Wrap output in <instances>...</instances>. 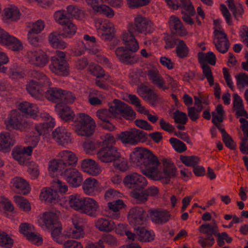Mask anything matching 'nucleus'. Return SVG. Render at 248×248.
<instances>
[{"instance_id":"obj_1","label":"nucleus","mask_w":248,"mask_h":248,"mask_svg":"<svg viewBox=\"0 0 248 248\" xmlns=\"http://www.w3.org/2000/svg\"><path fill=\"white\" fill-rule=\"evenodd\" d=\"M130 160L134 165L138 166L146 176L154 179L160 180L164 184H168L171 178L161 177L157 179L160 162L158 157L151 151L142 147H136L130 154Z\"/></svg>"},{"instance_id":"obj_2","label":"nucleus","mask_w":248,"mask_h":248,"mask_svg":"<svg viewBox=\"0 0 248 248\" xmlns=\"http://www.w3.org/2000/svg\"><path fill=\"white\" fill-rule=\"evenodd\" d=\"M154 30V24L151 20L145 16L138 15L134 19V22H130L127 25V32L123 33L124 39L126 42L132 43L131 50L136 51L139 49V43L134 34L147 35Z\"/></svg>"},{"instance_id":"obj_3","label":"nucleus","mask_w":248,"mask_h":248,"mask_svg":"<svg viewBox=\"0 0 248 248\" xmlns=\"http://www.w3.org/2000/svg\"><path fill=\"white\" fill-rule=\"evenodd\" d=\"M75 131L80 136L89 137L92 136L96 127L95 121L89 115L84 113L77 114Z\"/></svg>"},{"instance_id":"obj_4","label":"nucleus","mask_w":248,"mask_h":248,"mask_svg":"<svg viewBox=\"0 0 248 248\" xmlns=\"http://www.w3.org/2000/svg\"><path fill=\"white\" fill-rule=\"evenodd\" d=\"M117 137L124 144L136 145L139 143L145 142L148 139V135L141 130L133 128L121 132L117 135Z\"/></svg>"},{"instance_id":"obj_5","label":"nucleus","mask_w":248,"mask_h":248,"mask_svg":"<svg viewBox=\"0 0 248 248\" xmlns=\"http://www.w3.org/2000/svg\"><path fill=\"white\" fill-rule=\"evenodd\" d=\"M122 38L124 41V45L126 48L124 47H119L115 50V54L119 61L124 64L133 65L137 63L140 61L139 56L137 55L134 54V53L137 52L139 49L136 51L131 50L132 45L131 42L127 43L124 39L123 34H122Z\"/></svg>"},{"instance_id":"obj_6","label":"nucleus","mask_w":248,"mask_h":248,"mask_svg":"<svg viewBox=\"0 0 248 248\" xmlns=\"http://www.w3.org/2000/svg\"><path fill=\"white\" fill-rule=\"evenodd\" d=\"M96 116L99 120L98 124L100 127L108 131H113L116 127L112 123V120L116 118V112L115 111L113 104L110 106L108 109L103 108L98 110Z\"/></svg>"},{"instance_id":"obj_7","label":"nucleus","mask_w":248,"mask_h":248,"mask_svg":"<svg viewBox=\"0 0 248 248\" xmlns=\"http://www.w3.org/2000/svg\"><path fill=\"white\" fill-rule=\"evenodd\" d=\"M147 75L149 79L155 86L164 91L169 89L170 86L174 87L176 84V81L171 76H169L167 78L168 84L167 85L166 81L155 67L148 70Z\"/></svg>"},{"instance_id":"obj_8","label":"nucleus","mask_w":248,"mask_h":248,"mask_svg":"<svg viewBox=\"0 0 248 248\" xmlns=\"http://www.w3.org/2000/svg\"><path fill=\"white\" fill-rule=\"evenodd\" d=\"M125 186L134 190H141L147 185L146 178L137 172L127 174L123 180Z\"/></svg>"},{"instance_id":"obj_9","label":"nucleus","mask_w":248,"mask_h":248,"mask_svg":"<svg viewBox=\"0 0 248 248\" xmlns=\"http://www.w3.org/2000/svg\"><path fill=\"white\" fill-rule=\"evenodd\" d=\"M98 158L102 162L109 163L121 158L118 148L112 145L102 146L97 153Z\"/></svg>"},{"instance_id":"obj_10","label":"nucleus","mask_w":248,"mask_h":248,"mask_svg":"<svg viewBox=\"0 0 248 248\" xmlns=\"http://www.w3.org/2000/svg\"><path fill=\"white\" fill-rule=\"evenodd\" d=\"M4 123L8 129L12 128L24 130L29 125L27 122L22 120V116L17 110H12L10 112Z\"/></svg>"},{"instance_id":"obj_11","label":"nucleus","mask_w":248,"mask_h":248,"mask_svg":"<svg viewBox=\"0 0 248 248\" xmlns=\"http://www.w3.org/2000/svg\"><path fill=\"white\" fill-rule=\"evenodd\" d=\"M26 57L30 63L38 67H45L49 61L48 55L41 49L29 50Z\"/></svg>"},{"instance_id":"obj_12","label":"nucleus","mask_w":248,"mask_h":248,"mask_svg":"<svg viewBox=\"0 0 248 248\" xmlns=\"http://www.w3.org/2000/svg\"><path fill=\"white\" fill-rule=\"evenodd\" d=\"M0 44L6 46L13 51H19L22 49L21 42L16 37L10 35L0 28Z\"/></svg>"},{"instance_id":"obj_13","label":"nucleus","mask_w":248,"mask_h":248,"mask_svg":"<svg viewBox=\"0 0 248 248\" xmlns=\"http://www.w3.org/2000/svg\"><path fill=\"white\" fill-rule=\"evenodd\" d=\"M113 104L116 114V118L120 115L128 120H133L136 117V112L132 108L126 103L115 99L113 101Z\"/></svg>"},{"instance_id":"obj_14","label":"nucleus","mask_w":248,"mask_h":248,"mask_svg":"<svg viewBox=\"0 0 248 248\" xmlns=\"http://www.w3.org/2000/svg\"><path fill=\"white\" fill-rule=\"evenodd\" d=\"M49 67L52 73L60 76H66L69 74L70 66L66 60L51 57Z\"/></svg>"},{"instance_id":"obj_15","label":"nucleus","mask_w":248,"mask_h":248,"mask_svg":"<svg viewBox=\"0 0 248 248\" xmlns=\"http://www.w3.org/2000/svg\"><path fill=\"white\" fill-rule=\"evenodd\" d=\"M147 217L146 212L142 207L136 206L129 210L128 219L131 225H142L146 222Z\"/></svg>"},{"instance_id":"obj_16","label":"nucleus","mask_w":248,"mask_h":248,"mask_svg":"<svg viewBox=\"0 0 248 248\" xmlns=\"http://www.w3.org/2000/svg\"><path fill=\"white\" fill-rule=\"evenodd\" d=\"M66 182L72 187L80 186L83 181L81 173L76 169L67 168L62 175Z\"/></svg>"},{"instance_id":"obj_17","label":"nucleus","mask_w":248,"mask_h":248,"mask_svg":"<svg viewBox=\"0 0 248 248\" xmlns=\"http://www.w3.org/2000/svg\"><path fill=\"white\" fill-rule=\"evenodd\" d=\"M100 211L99 203L94 199L85 197L81 213L85 214L89 217H96Z\"/></svg>"},{"instance_id":"obj_18","label":"nucleus","mask_w":248,"mask_h":248,"mask_svg":"<svg viewBox=\"0 0 248 248\" xmlns=\"http://www.w3.org/2000/svg\"><path fill=\"white\" fill-rule=\"evenodd\" d=\"M86 220L77 216L72 218V223L74 226L73 229L70 230L68 236L74 239L83 238L85 235L83 229L84 224Z\"/></svg>"},{"instance_id":"obj_19","label":"nucleus","mask_w":248,"mask_h":248,"mask_svg":"<svg viewBox=\"0 0 248 248\" xmlns=\"http://www.w3.org/2000/svg\"><path fill=\"white\" fill-rule=\"evenodd\" d=\"M100 29L102 31L101 38L105 41H111L115 36V29L112 23L108 20L99 19Z\"/></svg>"},{"instance_id":"obj_20","label":"nucleus","mask_w":248,"mask_h":248,"mask_svg":"<svg viewBox=\"0 0 248 248\" xmlns=\"http://www.w3.org/2000/svg\"><path fill=\"white\" fill-rule=\"evenodd\" d=\"M52 138L59 145H64L71 142V133L63 127H59L52 132Z\"/></svg>"},{"instance_id":"obj_21","label":"nucleus","mask_w":248,"mask_h":248,"mask_svg":"<svg viewBox=\"0 0 248 248\" xmlns=\"http://www.w3.org/2000/svg\"><path fill=\"white\" fill-rule=\"evenodd\" d=\"M126 207L124 202L122 200L118 199L107 203L108 212V216L113 219H118L120 217V211Z\"/></svg>"},{"instance_id":"obj_22","label":"nucleus","mask_w":248,"mask_h":248,"mask_svg":"<svg viewBox=\"0 0 248 248\" xmlns=\"http://www.w3.org/2000/svg\"><path fill=\"white\" fill-rule=\"evenodd\" d=\"M40 198L46 204L53 205L59 202L60 197L57 189L46 188L42 190Z\"/></svg>"},{"instance_id":"obj_23","label":"nucleus","mask_w":248,"mask_h":248,"mask_svg":"<svg viewBox=\"0 0 248 248\" xmlns=\"http://www.w3.org/2000/svg\"><path fill=\"white\" fill-rule=\"evenodd\" d=\"M168 23L173 34L182 36L187 33L186 30L178 17L173 15L170 16Z\"/></svg>"},{"instance_id":"obj_24","label":"nucleus","mask_w":248,"mask_h":248,"mask_svg":"<svg viewBox=\"0 0 248 248\" xmlns=\"http://www.w3.org/2000/svg\"><path fill=\"white\" fill-rule=\"evenodd\" d=\"M81 166L84 171L93 176H97L101 171L98 164L92 159L86 158L82 160Z\"/></svg>"},{"instance_id":"obj_25","label":"nucleus","mask_w":248,"mask_h":248,"mask_svg":"<svg viewBox=\"0 0 248 248\" xmlns=\"http://www.w3.org/2000/svg\"><path fill=\"white\" fill-rule=\"evenodd\" d=\"M150 213L152 221L155 224H164L170 219V213L165 210H152Z\"/></svg>"},{"instance_id":"obj_26","label":"nucleus","mask_w":248,"mask_h":248,"mask_svg":"<svg viewBox=\"0 0 248 248\" xmlns=\"http://www.w3.org/2000/svg\"><path fill=\"white\" fill-rule=\"evenodd\" d=\"M41 117L46 119L47 121L35 125V129L37 132L38 134L37 136L39 137L41 135L44 134L46 130L53 128L55 124L54 119L49 114L47 113H42Z\"/></svg>"},{"instance_id":"obj_27","label":"nucleus","mask_w":248,"mask_h":248,"mask_svg":"<svg viewBox=\"0 0 248 248\" xmlns=\"http://www.w3.org/2000/svg\"><path fill=\"white\" fill-rule=\"evenodd\" d=\"M162 173L167 178H173L178 174L177 169L170 158H164L162 160Z\"/></svg>"},{"instance_id":"obj_28","label":"nucleus","mask_w":248,"mask_h":248,"mask_svg":"<svg viewBox=\"0 0 248 248\" xmlns=\"http://www.w3.org/2000/svg\"><path fill=\"white\" fill-rule=\"evenodd\" d=\"M13 187L17 192L24 195L30 192L31 187L28 182L20 177H15L11 180Z\"/></svg>"},{"instance_id":"obj_29","label":"nucleus","mask_w":248,"mask_h":248,"mask_svg":"<svg viewBox=\"0 0 248 248\" xmlns=\"http://www.w3.org/2000/svg\"><path fill=\"white\" fill-rule=\"evenodd\" d=\"M63 92L64 90L59 88H49L46 92L45 96L49 101L56 103V105H60L62 104Z\"/></svg>"},{"instance_id":"obj_30","label":"nucleus","mask_w":248,"mask_h":248,"mask_svg":"<svg viewBox=\"0 0 248 248\" xmlns=\"http://www.w3.org/2000/svg\"><path fill=\"white\" fill-rule=\"evenodd\" d=\"M99 186L98 181L93 177L87 178L82 184V189L84 192L89 196L94 195Z\"/></svg>"},{"instance_id":"obj_31","label":"nucleus","mask_w":248,"mask_h":248,"mask_svg":"<svg viewBox=\"0 0 248 248\" xmlns=\"http://www.w3.org/2000/svg\"><path fill=\"white\" fill-rule=\"evenodd\" d=\"M95 227L101 232H109L115 228V224L111 220L103 217L98 218L94 222Z\"/></svg>"},{"instance_id":"obj_32","label":"nucleus","mask_w":248,"mask_h":248,"mask_svg":"<svg viewBox=\"0 0 248 248\" xmlns=\"http://www.w3.org/2000/svg\"><path fill=\"white\" fill-rule=\"evenodd\" d=\"M230 46L227 35L224 30L218 27V51L221 53H226Z\"/></svg>"},{"instance_id":"obj_33","label":"nucleus","mask_w":248,"mask_h":248,"mask_svg":"<svg viewBox=\"0 0 248 248\" xmlns=\"http://www.w3.org/2000/svg\"><path fill=\"white\" fill-rule=\"evenodd\" d=\"M55 108L60 117L65 122L73 120L75 113L70 107L61 104L56 105Z\"/></svg>"},{"instance_id":"obj_34","label":"nucleus","mask_w":248,"mask_h":248,"mask_svg":"<svg viewBox=\"0 0 248 248\" xmlns=\"http://www.w3.org/2000/svg\"><path fill=\"white\" fill-rule=\"evenodd\" d=\"M15 143V140L10 133L3 132L0 133V151H5L9 149Z\"/></svg>"},{"instance_id":"obj_35","label":"nucleus","mask_w":248,"mask_h":248,"mask_svg":"<svg viewBox=\"0 0 248 248\" xmlns=\"http://www.w3.org/2000/svg\"><path fill=\"white\" fill-rule=\"evenodd\" d=\"M134 229L140 241L149 242L154 240L155 235L153 231H148L141 226L137 227Z\"/></svg>"},{"instance_id":"obj_36","label":"nucleus","mask_w":248,"mask_h":248,"mask_svg":"<svg viewBox=\"0 0 248 248\" xmlns=\"http://www.w3.org/2000/svg\"><path fill=\"white\" fill-rule=\"evenodd\" d=\"M48 170L49 173L53 174L55 173H58L62 175L63 172L66 170L65 164L62 159L52 160L49 162Z\"/></svg>"},{"instance_id":"obj_37","label":"nucleus","mask_w":248,"mask_h":248,"mask_svg":"<svg viewBox=\"0 0 248 248\" xmlns=\"http://www.w3.org/2000/svg\"><path fill=\"white\" fill-rule=\"evenodd\" d=\"M222 126L221 124H218V130L221 132L222 140L225 146L231 150H236L237 147L236 142Z\"/></svg>"},{"instance_id":"obj_38","label":"nucleus","mask_w":248,"mask_h":248,"mask_svg":"<svg viewBox=\"0 0 248 248\" xmlns=\"http://www.w3.org/2000/svg\"><path fill=\"white\" fill-rule=\"evenodd\" d=\"M85 198H81L78 194H72L68 197L69 206L76 211L81 213L83 207Z\"/></svg>"},{"instance_id":"obj_39","label":"nucleus","mask_w":248,"mask_h":248,"mask_svg":"<svg viewBox=\"0 0 248 248\" xmlns=\"http://www.w3.org/2000/svg\"><path fill=\"white\" fill-rule=\"evenodd\" d=\"M138 92L141 97L148 100L152 105L156 103L158 95L150 88L147 86L142 87L139 90Z\"/></svg>"},{"instance_id":"obj_40","label":"nucleus","mask_w":248,"mask_h":248,"mask_svg":"<svg viewBox=\"0 0 248 248\" xmlns=\"http://www.w3.org/2000/svg\"><path fill=\"white\" fill-rule=\"evenodd\" d=\"M19 109L23 113L35 118L38 113V108L35 104L28 102H23L19 105Z\"/></svg>"},{"instance_id":"obj_41","label":"nucleus","mask_w":248,"mask_h":248,"mask_svg":"<svg viewBox=\"0 0 248 248\" xmlns=\"http://www.w3.org/2000/svg\"><path fill=\"white\" fill-rule=\"evenodd\" d=\"M198 59L200 65L209 64L215 65L216 63V55L211 51L207 53L198 52Z\"/></svg>"},{"instance_id":"obj_42","label":"nucleus","mask_w":248,"mask_h":248,"mask_svg":"<svg viewBox=\"0 0 248 248\" xmlns=\"http://www.w3.org/2000/svg\"><path fill=\"white\" fill-rule=\"evenodd\" d=\"M61 34L62 33L53 31L49 35L48 40L53 47L60 49H64L66 47V43L60 39Z\"/></svg>"},{"instance_id":"obj_43","label":"nucleus","mask_w":248,"mask_h":248,"mask_svg":"<svg viewBox=\"0 0 248 248\" xmlns=\"http://www.w3.org/2000/svg\"><path fill=\"white\" fill-rule=\"evenodd\" d=\"M61 159L65 164L66 168H71L70 166L76 165L78 161L76 155L69 151H63L59 153Z\"/></svg>"},{"instance_id":"obj_44","label":"nucleus","mask_w":248,"mask_h":248,"mask_svg":"<svg viewBox=\"0 0 248 248\" xmlns=\"http://www.w3.org/2000/svg\"><path fill=\"white\" fill-rule=\"evenodd\" d=\"M60 212L56 211L55 212H46L43 215V219L46 227H50L52 225H56L60 223L59 216Z\"/></svg>"},{"instance_id":"obj_45","label":"nucleus","mask_w":248,"mask_h":248,"mask_svg":"<svg viewBox=\"0 0 248 248\" xmlns=\"http://www.w3.org/2000/svg\"><path fill=\"white\" fill-rule=\"evenodd\" d=\"M62 26L63 27L61 34L62 38H71L76 34L77 28L71 20L65 22Z\"/></svg>"},{"instance_id":"obj_46","label":"nucleus","mask_w":248,"mask_h":248,"mask_svg":"<svg viewBox=\"0 0 248 248\" xmlns=\"http://www.w3.org/2000/svg\"><path fill=\"white\" fill-rule=\"evenodd\" d=\"M199 232L206 234L207 237L217 236V225L215 222L213 224L206 223L202 224L199 228Z\"/></svg>"},{"instance_id":"obj_47","label":"nucleus","mask_w":248,"mask_h":248,"mask_svg":"<svg viewBox=\"0 0 248 248\" xmlns=\"http://www.w3.org/2000/svg\"><path fill=\"white\" fill-rule=\"evenodd\" d=\"M38 85L39 83L34 80H30L26 85V90L28 93L35 98H39L42 94Z\"/></svg>"},{"instance_id":"obj_48","label":"nucleus","mask_w":248,"mask_h":248,"mask_svg":"<svg viewBox=\"0 0 248 248\" xmlns=\"http://www.w3.org/2000/svg\"><path fill=\"white\" fill-rule=\"evenodd\" d=\"M5 17L11 21H16L20 16V13L19 9L15 6H11L6 8L4 10Z\"/></svg>"},{"instance_id":"obj_49","label":"nucleus","mask_w":248,"mask_h":248,"mask_svg":"<svg viewBox=\"0 0 248 248\" xmlns=\"http://www.w3.org/2000/svg\"><path fill=\"white\" fill-rule=\"evenodd\" d=\"M48 229L51 231V235L53 238L59 244H62L63 241L62 239V235L61 234L62 227L61 224L59 223L56 225H52L50 227H47Z\"/></svg>"},{"instance_id":"obj_50","label":"nucleus","mask_w":248,"mask_h":248,"mask_svg":"<svg viewBox=\"0 0 248 248\" xmlns=\"http://www.w3.org/2000/svg\"><path fill=\"white\" fill-rule=\"evenodd\" d=\"M189 51V49L185 42L182 40L180 41L175 49L177 56L181 59L185 58L188 56Z\"/></svg>"},{"instance_id":"obj_51","label":"nucleus","mask_w":248,"mask_h":248,"mask_svg":"<svg viewBox=\"0 0 248 248\" xmlns=\"http://www.w3.org/2000/svg\"><path fill=\"white\" fill-rule=\"evenodd\" d=\"M180 161L187 167H193V168L199 163L200 158L196 155L186 156L181 155L180 156Z\"/></svg>"},{"instance_id":"obj_52","label":"nucleus","mask_w":248,"mask_h":248,"mask_svg":"<svg viewBox=\"0 0 248 248\" xmlns=\"http://www.w3.org/2000/svg\"><path fill=\"white\" fill-rule=\"evenodd\" d=\"M45 26L44 21L41 19H39L35 22H31L29 24L28 27L30 28L29 32L37 34L44 30Z\"/></svg>"},{"instance_id":"obj_53","label":"nucleus","mask_w":248,"mask_h":248,"mask_svg":"<svg viewBox=\"0 0 248 248\" xmlns=\"http://www.w3.org/2000/svg\"><path fill=\"white\" fill-rule=\"evenodd\" d=\"M202 70L204 77L201 78L203 80L204 78H206L210 86H212L214 84V78L210 67L208 64L201 65Z\"/></svg>"},{"instance_id":"obj_54","label":"nucleus","mask_w":248,"mask_h":248,"mask_svg":"<svg viewBox=\"0 0 248 248\" xmlns=\"http://www.w3.org/2000/svg\"><path fill=\"white\" fill-rule=\"evenodd\" d=\"M169 141L174 149L178 153H183L186 150V145L180 140L175 138H171Z\"/></svg>"},{"instance_id":"obj_55","label":"nucleus","mask_w":248,"mask_h":248,"mask_svg":"<svg viewBox=\"0 0 248 248\" xmlns=\"http://www.w3.org/2000/svg\"><path fill=\"white\" fill-rule=\"evenodd\" d=\"M13 244V239L7 233H0V246L5 248H11Z\"/></svg>"},{"instance_id":"obj_56","label":"nucleus","mask_w":248,"mask_h":248,"mask_svg":"<svg viewBox=\"0 0 248 248\" xmlns=\"http://www.w3.org/2000/svg\"><path fill=\"white\" fill-rule=\"evenodd\" d=\"M14 200L17 203L19 208L25 212H29L31 209V207L29 201L22 196H14Z\"/></svg>"},{"instance_id":"obj_57","label":"nucleus","mask_w":248,"mask_h":248,"mask_svg":"<svg viewBox=\"0 0 248 248\" xmlns=\"http://www.w3.org/2000/svg\"><path fill=\"white\" fill-rule=\"evenodd\" d=\"M93 9L97 12L105 15L108 17H112L114 15L113 10L106 5H101L94 6Z\"/></svg>"},{"instance_id":"obj_58","label":"nucleus","mask_w":248,"mask_h":248,"mask_svg":"<svg viewBox=\"0 0 248 248\" xmlns=\"http://www.w3.org/2000/svg\"><path fill=\"white\" fill-rule=\"evenodd\" d=\"M54 17L56 22L61 25L70 20L64 10L56 11L54 14Z\"/></svg>"},{"instance_id":"obj_59","label":"nucleus","mask_w":248,"mask_h":248,"mask_svg":"<svg viewBox=\"0 0 248 248\" xmlns=\"http://www.w3.org/2000/svg\"><path fill=\"white\" fill-rule=\"evenodd\" d=\"M67 14L77 18H80L83 16V12L78 7L70 5L66 7Z\"/></svg>"},{"instance_id":"obj_60","label":"nucleus","mask_w":248,"mask_h":248,"mask_svg":"<svg viewBox=\"0 0 248 248\" xmlns=\"http://www.w3.org/2000/svg\"><path fill=\"white\" fill-rule=\"evenodd\" d=\"M132 197L135 202L138 204L145 203L148 199L145 190L141 192H133L132 193Z\"/></svg>"},{"instance_id":"obj_61","label":"nucleus","mask_w":248,"mask_h":248,"mask_svg":"<svg viewBox=\"0 0 248 248\" xmlns=\"http://www.w3.org/2000/svg\"><path fill=\"white\" fill-rule=\"evenodd\" d=\"M236 84L238 88H243L248 86V75L245 73H240L236 77Z\"/></svg>"},{"instance_id":"obj_62","label":"nucleus","mask_w":248,"mask_h":248,"mask_svg":"<svg viewBox=\"0 0 248 248\" xmlns=\"http://www.w3.org/2000/svg\"><path fill=\"white\" fill-rule=\"evenodd\" d=\"M173 118L174 119V122L176 123L180 124H186L188 120L186 114L178 110H176L173 113Z\"/></svg>"},{"instance_id":"obj_63","label":"nucleus","mask_w":248,"mask_h":248,"mask_svg":"<svg viewBox=\"0 0 248 248\" xmlns=\"http://www.w3.org/2000/svg\"><path fill=\"white\" fill-rule=\"evenodd\" d=\"M164 40L165 42V48L166 49H170L173 48L176 45L179 43L180 40L177 38H175L170 35H167L164 37Z\"/></svg>"},{"instance_id":"obj_64","label":"nucleus","mask_w":248,"mask_h":248,"mask_svg":"<svg viewBox=\"0 0 248 248\" xmlns=\"http://www.w3.org/2000/svg\"><path fill=\"white\" fill-rule=\"evenodd\" d=\"M87 49V47L83 41L77 42L76 46L73 49L72 51L76 56H79L83 54Z\"/></svg>"}]
</instances>
